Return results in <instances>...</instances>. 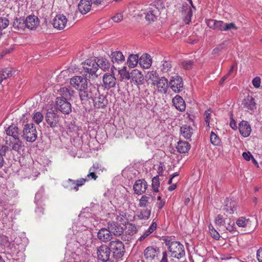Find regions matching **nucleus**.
<instances>
[{"mask_svg":"<svg viewBox=\"0 0 262 262\" xmlns=\"http://www.w3.org/2000/svg\"><path fill=\"white\" fill-rule=\"evenodd\" d=\"M165 0H154L149 4L141 8V12L138 14L142 16L145 15L146 20L149 22H154L158 20L161 14V11L164 8Z\"/></svg>","mask_w":262,"mask_h":262,"instance_id":"1","label":"nucleus"},{"mask_svg":"<svg viewBox=\"0 0 262 262\" xmlns=\"http://www.w3.org/2000/svg\"><path fill=\"white\" fill-rule=\"evenodd\" d=\"M127 214L128 215L127 217L129 219H132V221L134 220V219H136V217H138L139 219H148L150 215V214H147V215H145V216H144L143 214H138L137 216H132V215H131L129 214Z\"/></svg>","mask_w":262,"mask_h":262,"instance_id":"57","label":"nucleus"},{"mask_svg":"<svg viewBox=\"0 0 262 262\" xmlns=\"http://www.w3.org/2000/svg\"><path fill=\"white\" fill-rule=\"evenodd\" d=\"M23 138L29 142H34L37 137V134L35 126L33 123L25 125L23 129Z\"/></svg>","mask_w":262,"mask_h":262,"instance_id":"4","label":"nucleus"},{"mask_svg":"<svg viewBox=\"0 0 262 262\" xmlns=\"http://www.w3.org/2000/svg\"><path fill=\"white\" fill-rule=\"evenodd\" d=\"M86 181V179L81 178L77 180H68V188L70 190L77 191L80 186L83 185Z\"/></svg>","mask_w":262,"mask_h":262,"instance_id":"17","label":"nucleus"},{"mask_svg":"<svg viewBox=\"0 0 262 262\" xmlns=\"http://www.w3.org/2000/svg\"><path fill=\"white\" fill-rule=\"evenodd\" d=\"M160 77L157 72L155 71H148L145 75V79L147 82L150 81L154 85Z\"/></svg>","mask_w":262,"mask_h":262,"instance_id":"31","label":"nucleus"},{"mask_svg":"<svg viewBox=\"0 0 262 262\" xmlns=\"http://www.w3.org/2000/svg\"><path fill=\"white\" fill-rule=\"evenodd\" d=\"M227 223V225L226 226V229L229 232H232L235 230V227L234 225V221H231L230 220L228 221Z\"/></svg>","mask_w":262,"mask_h":262,"instance_id":"56","label":"nucleus"},{"mask_svg":"<svg viewBox=\"0 0 262 262\" xmlns=\"http://www.w3.org/2000/svg\"><path fill=\"white\" fill-rule=\"evenodd\" d=\"M190 146L189 143L185 141H180L178 142L177 149L180 153H185L190 149Z\"/></svg>","mask_w":262,"mask_h":262,"instance_id":"37","label":"nucleus"},{"mask_svg":"<svg viewBox=\"0 0 262 262\" xmlns=\"http://www.w3.org/2000/svg\"><path fill=\"white\" fill-rule=\"evenodd\" d=\"M256 257L259 262H262V248L257 250Z\"/></svg>","mask_w":262,"mask_h":262,"instance_id":"64","label":"nucleus"},{"mask_svg":"<svg viewBox=\"0 0 262 262\" xmlns=\"http://www.w3.org/2000/svg\"><path fill=\"white\" fill-rule=\"evenodd\" d=\"M192 16V12L191 9H189V10L187 12V14L185 16V18H184V21L186 24H189L191 20V17Z\"/></svg>","mask_w":262,"mask_h":262,"instance_id":"54","label":"nucleus"},{"mask_svg":"<svg viewBox=\"0 0 262 262\" xmlns=\"http://www.w3.org/2000/svg\"><path fill=\"white\" fill-rule=\"evenodd\" d=\"M168 84L167 79L164 77H160L158 80L155 82L154 85L157 86L158 92L165 94L167 91Z\"/></svg>","mask_w":262,"mask_h":262,"instance_id":"13","label":"nucleus"},{"mask_svg":"<svg viewBox=\"0 0 262 262\" xmlns=\"http://www.w3.org/2000/svg\"><path fill=\"white\" fill-rule=\"evenodd\" d=\"M210 140L211 144L213 145H220L221 140L219 137L214 132H211L210 136Z\"/></svg>","mask_w":262,"mask_h":262,"instance_id":"44","label":"nucleus"},{"mask_svg":"<svg viewBox=\"0 0 262 262\" xmlns=\"http://www.w3.org/2000/svg\"><path fill=\"white\" fill-rule=\"evenodd\" d=\"M26 28L31 30L35 28L38 24V18L35 15H29L25 19Z\"/></svg>","mask_w":262,"mask_h":262,"instance_id":"24","label":"nucleus"},{"mask_svg":"<svg viewBox=\"0 0 262 262\" xmlns=\"http://www.w3.org/2000/svg\"><path fill=\"white\" fill-rule=\"evenodd\" d=\"M182 136L187 139H190L193 134V129L189 126L184 125L181 127L180 129Z\"/></svg>","mask_w":262,"mask_h":262,"instance_id":"30","label":"nucleus"},{"mask_svg":"<svg viewBox=\"0 0 262 262\" xmlns=\"http://www.w3.org/2000/svg\"><path fill=\"white\" fill-rule=\"evenodd\" d=\"M250 220L245 217H240L236 221V224L239 227H245L250 224Z\"/></svg>","mask_w":262,"mask_h":262,"instance_id":"42","label":"nucleus"},{"mask_svg":"<svg viewBox=\"0 0 262 262\" xmlns=\"http://www.w3.org/2000/svg\"><path fill=\"white\" fill-rule=\"evenodd\" d=\"M152 187L154 191L157 192L159 191L160 187V180L158 176L154 177L152 179Z\"/></svg>","mask_w":262,"mask_h":262,"instance_id":"47","label":"nucleus"},{"mask_svg":"<svg viewBox=\"0 0 262 262\" xmlns=\"http://www.w3.org/2000/svg\"><path fill=\"white\" fill-rule=\"evenodd\" d=\"M9 24V20L5 17H0V28L3 30L6 28Z\"/></svg>","mask_w":262,"mask_h":262,"instance_id":"50","label":"nucleus"},{"mask_svg":"<svg viewBox=\"0 0 262 262\" xmlns=\"http://www.w3.org/2000/svg\"><path fill=\"white\" fill-rule=\"evenodd\" d=\"M130 79H132L131 81L134 82L136 85H140L143 83V75L140 71L137 69H134L132 71Z\"/></svg>","mask_w":262,"mask_h":262,"instance_id":"11","label":"nucleus"},{"mask_svg":"<svg viewBox=\"0 0 262 262\" xmlns=\"http://www.w3.org/2000/svg\"><path fill=\"white\" fill-rule=\"evenodd\" d=\"M230 221L226 214H219L215 218V223L217 226H223Z\"/></svg>","mask_w":262,"mask_h":262,"instance_id":"32","label":"nucleus"},{"mask_svg":"<svg viewBox=\"0 0 262 262\" xmlns=\"http://www.w3.org/2000/svg\"><path fill=\"white\" fill-rule=\"evenodd\" d=\"M242 104L244 107L250 111H254L256 109V103L254 98L252 96L248 95L245 98Z\"/></svg>","mask_w":262,"mask_h":262,"instance_id":"21","label":"nucleus"},{"mask_svg":"<svg viewBox=\"0 0 262 262\" xmlns=\"http://www.w3.org/2000/svg\"><path fill=\"white\" fill-rule=\"evenodd\" d=\"M82 64L83 68L82 72L86 78L94 79L97 77L96 72L98 70V64L96 59H88Z\"/></svg>","mask_w":262,"mask_h":262,"instance_id":"2","label":"nucleus"},{"mask_svg":"<svg viewBox=\"0 0 262 262\" xmlns=\"http://www.w3.org/2000/svg\"><path fill=\"white\" fill-rule=\"evenodd\" d=\"M193 61L191 60L183 61L181 63V67L185 70H190L192 68Z\"/></svg>","mask_w":262,"mask_h":262,"instance_id":"48","label":"nucleus"},{"mask_svg":"<svg viewBox=\"0 0 262 262\" xmlns=\"http://www.w3.org/2000/svg\"><path fill=\"white\" fill-rule=\"evenodd\" d=\"M110 249L108 246L102 245L97 248V255L98 258L101 260H106L110 256Z\"/></svg>","mask_w":262,"mask_h":262,"instance_id":"9","label":"nucleus"},{"mask_svg":"<svg viewBox=\"0 0 262 262\" xmlns=\"http://www.w3.org/2000/svg\"><path fill=\"white\" fill-rule=\"evenodd\" d=\"M261 83V80L260 77H255L253 80H252V84L253 85L255 88H258L260 86Z\"/></svg>","mask_w":262,"mask_h":262,"instance_id":"59","label":"nucleus"},{"mask_svg":"<svg viewBox=\"0 0 262 262\" xmlns=\"http://www.w3.org/2000/svg\"><path fill=\"white\" fill-rule=\"evenodd\" d=\"M12 75V71L10 69L6 68L2 70L0 73V83H2L4 79H5Z\"/></svg>","mask_w":262,"mask_h":262,"instance_id":"41","label":"nucleus"},{"mask_svg":"<svg viewBox=\"0 0 262 262\" xmlns=\"http://www.w3.org/2000/svg\"><path fill=\"white\" fill-rule=\"evenodd\" d=\"M87 80L88 78L85 77H83L80 76H75L70 79V84L72 88L80 91L87 86Z\"/></svg>","mask_w":262,"mask_h":262,"instance_id":"6","label":"nucleus"},{"mask_svg":"<svg viewBox=\"0 0 262 262\" xmlns=\"http://www.w3.org/2000/svg\"><path fill=\"white\" fill-rule=\"evenodd\" d=\"M217 20L208 19L206 20L207 26L211 29L215 30Z\"/></svg>","mask_w":262,"mask_h":262,"instance_id":"51","label":"nucleus"},{"mask_svg":"<svg viewBox=\"0 0 262 262\" xmlns=\"http://www.w3.org/2000/svg\"><path fill=\"white\" fill-rule=\"evenodd\" d=\"M126 67H124L119 71V74L122 79L129 80L130 78L131 72L129 73L126 70Z\"/></svg>","mask_w":262,"mask_h":262,"instance_id":"45","label":"nucleus"},{"mask_svg":"<svg viewBox=\"0 0 262 262\" xmlns=\"http://www.w3.org/2000/svg\"><path fill=\"white\" fill-rule=\"evenodd\" d=\"M6 134L9 136H12L14 139L19 140V130L17 127L10 125L6 130Z\"/></svg>","mask_w":262,"mask_h":262,"instance_id":"29","label":"nucleus"},{"mask_svg":"<svg viewBox=\"0 0 262 262\" xmlns=\"http://www.w3.org/2000/svg\"><path fill=\"white\" fill-rule=\"evenodd\" d=\"M159 252V248L156 246H148L144 251L143 254L146 260H151Z\"/></svg>","mask_w":262,"mask_h":262,"instance_id":"10","label":"nucleus"},{"mask_svg":"<svg viewBox=\"0 0 262 262\" xmlns=\"http://www.w3.org/2000/svg\"><path fill=\"white\" fill-rule=\"evenodd\" d=\"M116 223H118L124 227H125V225L132 221V219L127 217V214H119V215L116 216Z\"/></svg>","mask_w":262,"mask_h":262,"instance_id":"34","label":"nucleus"},{"mask_svg":"<svg viewBox=\"0 0 262 262\" xmlns=\"http://www.w3.org/2000/svg\"><path fill=\"white\" fill-rule=\"evenodd\" d=\"M157 229V224L156 222H152L148 229L144 232V234H147V236L152 233Z\"/></svg>","mask_w":262,"mask_h":262,"instance_id":"52","label":"nucleus"},{"mask_svg":"<svg viewBox=\"0 0 262 262\" xmlns=\"http://www.w3.org/2000/svg\"><path fill=\"white\" fill-rule=\"evenodd\" d=\"M97 62H98V68H100L103 71L108 70L110 67L109 61L105 58L99 59Z\"/></svg>","mask_w":262,"mask_h":262,"instance_id":"38","label":"nucleus"},{"mask_svg":"<svg viewBox=\"0 0 262 262\" xmlns=\"http://www.w3.org/2000/svg\"><path fill=\"white\" fill-rule=\"evenodd\" d=\"M169 251L171 256L178 259L181 258L185 254L184 246L179 242H173V244L169 247Z\"/></svg>","mask_w":262,"mask_h":262,"instance_id":"5","label":"nucleus"},{"mask_svg":"<svg viewBox=\"0 0 262 262\" xmlns=\"http://www.w3.org/2000/svg\"><path fill=\"white\" fill-rule=\"evenodd\" d=\"M108 229H110L111 233L114 235L119 236L123 233L125 227L118 223L113 222L108 223Z\"/></svg>","mask_w":262,"mask_h":262,"instance_id":"15","label":"nucleus"},{"mask_svg":"<svg viewBox=\"0 0 262 262\" xmlns=\"http://www.w3.org/2000/svg\"><path fill=\"white\" fill-rule=\"evenodd\" d=\"M111 58L114 64H120L125 61V57L123 55V53L119 51L112 52Z\"/></svg>","mask_w":262,"mask_h":262,"instance_id":"20","label":"nucleus"},{"mask_svg":"<svg viewBox=\"0 0 262 262\" xmlns=\"http://www.w3.org/2000/svg\"><path fill=\"white\" fill-rule=\"evenodd\" d=\"M89 100L92 99L93 101L96 97V96L99 94V92L98 88L95 86L94 85L90 84L89 85Z\"/></svg>","mask_w":262,"mask_h":262,"instance_id":"39","label":"nucleus"},{"mask_svg":"<svg viewBox=\"0 0 262 262\" xmlns=\"http://www.w3.org/2000/svg\"><path fill=\"white\" fill-rule=\"evenodd\" d=\"M45 119L47 123L52 128L57 126L59 123V117L52 107L47 109Z\"/></svg>","mask_w":262,"mask_h":262,"instance_id":"8","label":"nucleus"},{"mask_svg":"<svg viewBox=\"0 0 262 262\" xmlns=\"http://www.w3.org/2000/svg\"><path fill=\"white\" fill-rule=\"evenodd\" d=\"M231 29L237 30V27L233 23H230L229 24L225 23L224 31H227Z\"/></svg>","mask_w":262,"mask_h":262,"instance_id":"53","label":"nucleus"},{"mask_svg":"<svg viewBox=\"0 0 262 262\" xmlns=\"http://www.w3.org/2000/svg\"><path fill=\"white\" fill-rule=\"evenodd\" d=\"M137 231V229L136 227L133 224H129L128 229V232L129 234H131L133 235L135 234Z\"/></svg>","mask_w":262,"mask_h":262,"instance_id":"62","label":"nucleus"},{"mask_svg":"<svg viewBox=\"0 0 262 262\" xmlns=\"http://www.w3.org/2000/svg\"><path fill=\"white\" fill-rule=\"evenodd\" d=\"M43 119V116L40 112H35L33 117V121L37 124H39Z\"/></svg>","mask_w":262,"mask_h":262,"instance_id":"49","label":"nucleus"},{"mask_svg":"<svg viewBox=\"0 0 262 262\" xmlns=\"http://www.w3.org/2000/svg\"><path fill=\"white\" fill-rule=\"evenodd\" d=\"M112 236L109 229L101 228L97 233L98 238L104 243L110 241L112 239Z\"/></svg>","mask_w":262,"mask_h":262,"instance_id":"19","label":"nucleus"},{"mask_svg":"<svg viewBox=\"0 0 262 262\" xmlns=\"http://www.w3.org/2000/svg\"><path fill=\"white\" fill-rule=\"evenodd\" d=\"M147 187V184L146 182L143 179H139L136 181L133 188L136 194H141L145 192Z\"/></svg>","mask_w":262,"mask_h":262,"instance_id":"12","label":"nucleus"},{"mask_svg":"<svg viewBox=\"0 0 262 262\" xmlns=\"http://www.w3.org/2000/svg\"><path fill=\"white\" fill-rule=\"evenodd\" d=\"M150 56L147 54H143L139 58V63L143 69H148L151 65Z\"/></svg>","mask_w":262,"mask_h":262,"instance_id":"28","label":"nucleus"},{"mask_svg":"<svg viewBox=\"0 0 262 262\" xmlns=\"http://www.w3.org/2000/svg\"><path fill=\"white\" fill-rule=\"evenodd\" d=\"M79 95L82 103L86 102L89 100V85L79 91Z\"/></svg>","mask_w":262,"mask_h":262,"instance_id":"36","label":"nucleus"},{"mask_svg":"<svg viewBox=\"0 0 262 262\" xmlns=\"http://www.w3.org/2000/svg\"><path fill=\"white\" fill-rule=\"evenodd\" d=\"M93 101L95 107L98 108H104L107 104V100L105 97L103 95L100 94V93L94 99Z\"/></svg>","mask_w":262,"mask_h":262,"instance_id":"27","label":"nucleus"},{"mask_svg":"<svg viewBox=\"0 0 262 262\" xmlns=\"http://www.w3.org/2000/svg\"><path fill=\"white\" fill-rule=\"evenodd\" d=\"M12 26L15 31L23 32L26 28L25 18L23 17L16 18L13 22Z\"/></svg>","mask_w":262,"mask_h":262,"instance_id":"23","label":"nucleus"},{"mask_svg":"<svg viewBox=\"0 0 262 262\" xmlns=\"http://www.w3.org/2000/svg\"><path fill=\"white\" fill-rule=\"evenodd\" d=\"M212 237L215 240H219L220 237V234L215 229H212V232L210 233Z\"/></svg>","mask_w":262,"mask_h":262,"instance_id":"63","label":"nucleus"},{"mask_svg":"<svg viewBox=\"0 0 262 262\" xmlns=\"http://www.w3.org/2000/svg\"><path fill=\"white\" fill-rule=\"evenodd\" d=\"M56 105L57 108L64 114L66 112V98L63 96L56 98Z\"/></svg>","mask_w":262,"mask_h":262,"instance_id":"33","label":"nucleus"},{"mask_svg":"<svg viewBox=\"0 0 262 262\" xmlns=\"http://www.w3.org/2000/svg\"><path fill=\"white\" fill-rule=\"evenodd\" d=\"M123 16L122 13H118L112 17V20L115 23H119L123 20Z\"/></svg>","mask_w":262,"mask_h":262,"instance_id":"55","label":"nucleus"},{"mask_svg":"<svg viewBox=\"0 0 262 262\" xmlns=\"http://www.w3.org/2000/svg\"><path fill=\"white\" fill-rule=\"evenodd\" d=\"M56 80L57 82H62L66 80L65 73L63 71H61L60 74L57 76Z\"/></svg>","mask_w":262,"mask_h":262,"instance_id":"60","label":"nucleus"},{"mask_svg":"<svg viewBox=\"0 0 262 262\" xmlns=\"http://www.w3.org/2000/svg\"><path fill=\"white\" fill-rule=\"evenodd\" d=\"M224 210L228 213H233L237 211L236 203L232 199H226L225 201Z\"/></svg>","mask_w":262,"mask_h":262,"instance_id":"26","label":"nucleus"},{"mask_svg":"<svg viewBox=\"0 0 262 262\" xmlns=\"http://www.w3.org/2000/svg\"><path fill=\"white\" fill-rule=\"evenodd\" d=\"M110 252L113 253V257L117 259H121L124 254L125 248L124 244L119 239L111 241L109 244Z\"/></svg>","mask_w":262,"mask_h":262,"instance_id":"3","label":"nucleus"},{"mask_svg":"<svg viewBox=\"0 0 262 262\" xmlns=\"http://www.w3.org/2000/svg\"><path fill=\"white\" fill-rule=\"evenodd\" d=\"M171 67V61L165 60L161 66L160 70L163 73H168L170 71Z\"/></svg>","mask_w":262,"mask_h":262,"instance_id":"43","label":"nucleus"},{"mask_svg":"<svg viewBox=\"0 0 262 262\" xmlns=\"http://www.w3.org/2000/svg\"><path fill=\"white\" fill-rule=\"evenodd\" d=\"M92 1L91 0H81L78 4V8L82 14H85L91 9Z\"/></svg>","mask_w":262,"mask_h":262,"instance_id":"18","label":"nucleus"},{"mask_svg":"<svg viewBox=\"0 0 262 262\" xmlns=\"http://www.w3.org/2000/svg\"><path fill=\"white\" fill-rule=\"evenodd\" d=\"M149 199V198L146 195H142L140 200V205L141 206H145Z\"/></svg>","mask_w":262,"mask_h":262,"instance_id":"61","label":"nucleus"},{"mask_svg":"<svg viewBox=\"0 0 262 262\" xmlns=\"http://www.w3.org/2000/svg\"><path fill=\"white\" fill-rule=\"evenodd\" d=\"M116 78L115 76L108 73L104 74L103 76V82L105 88L110 89L116 85Z\"/></svg>","mask_w":262,"mask_h":262,"instance_id":"14","label":"nucleus"},{"mask_svg":"<svg viewBox=\"0 0 262 262\" xmlns=\"http://www.w3.org/2000/svg\"><path fill=\"white\" fill-rule=\"evenodd\" d=\"M238 128L239 133L244 137H248L251 132V127L247 121H242L239 123Z\"/></svg>","mask_w":262,"mask_h":262,"instance_id":"16","label":"nucleus"},{"mask_svg":"<svg viewBox=\"0 0 262 262\" xmlns=\"http://www.w3.org/2000/svg\"><path fill=\"white\" fill-rule=\"evenodd\" d=\"M7 149V146L3 145H0V168L2 167L4 165V160L3 156L5 155L6 150Z\"/></svg>","mask_w":262,"mask_h":262,"instance_id":"46","label":"nucleus"},{"mask_svg":"<svg viewBox=\"0 0 262 262\" xmlns=\"http://www.w3.org/2000/svg\"><path fill=\"white\" fill-rule=\"evenodd\" d=\"M225 23L222 20H217L214 30L224 31Z\"/></svg>","mask_w":262,"mask_h":262,"instance_id":"58","label":"nucleus"},{"mask_svg":"<svg viewBox=\"0 0 262 262\" xmlns=\"http://www.w3.org/2000/svg\"><path fill=\"white\" fill-rule=\"evenodd\" d=\"M53 25L58 30L64 29L66 27V17L63 15H56L53 19Z\"/></svg>","mask_w":262,"mask_h":262,"instance_id":"22","label":"nucleus"},{"mask_svg":"<svg viewBox=\"0 0 262 262\" xmlns=\"http://www.w3.org/2000/svg\"><path fill=\"white\" fill-rule=\"evenodd\" d=\"M172 103L178 110L183 112L185 110L186 104L185 101L180 95H176L172 99Z\"/></svg>","mask_w":262,"mask_h":262,"instance_id":"25","label":"nucleus"},{"mask_svg":"<svg viewBox=\"0 0 262 262\" xmlns=\"http://www.w3.org/2000/svg\"><path fill=\"white\" fill-rule=\"evenodd\" d=\"M204 117L206 124L209 127L210 124H212V123L214 122L213 119L212 118V111L210 109L206 111L204 113Z\"/></svg>","mask_w":262,"mask_h":262,"instance_id":"40","label":"nucleus"},{"mask_svg":"<svg viewBox=\"0 0 262 262\" xmlns=\"http://www.w3.org/2000/svg\"><path fill=\"white\" fill-rule=\"evenodd\" d=\"M169 85L172 91L176 93H179L183 88L182 78L178 75L172 76L170 79Z\"/></svg>","mask_w":262,"mask_h":262,"instance_id":"7","label":"nucleus"},{"mask_svg":"<svg viewBox=\"0 0 262 262\" xmlns=\"http://www.w3.org/2000/svg\"><path fill=\"white\" fill-rule=\"evenodd\" d=\"M139 61V58L138 54H130L127 58V63L129 68H133L137 65Z\"/></svg>","mask_w":262,"mask_h":262,"instance_id":"35","label":"nucleus"}]
</instances>
